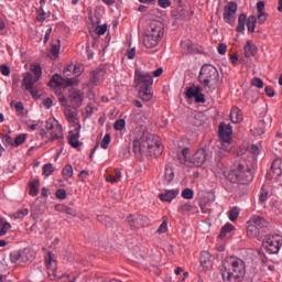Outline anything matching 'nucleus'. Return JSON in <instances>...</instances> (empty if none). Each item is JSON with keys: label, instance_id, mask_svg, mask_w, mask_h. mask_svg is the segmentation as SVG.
I'll return each mask as SVG.
<instances>
[{"label": "nucleus", "instance_id": "nucleus-1", "mask_svg": "<svg viewBox=\"0 0 282 282\" xmlns=\"http://www.w3.org/2000/svg\"><path fill=\"white\" fill-rule=\"evenodd\" d=\"M133 140V152L135 155H160L162 153V144L155 134L147 131V127L137 128Z\"/></svg>", "mask_w": 282, "mask_h": 282}, {"label": "nucleus", "instance_id": "nucleus-2", "mask_svg": "<svg viewBox=\"0 0 282 282\" xmlns=\"http://www.w3.org/2000/svg\"><path fill=\"white\" fill-rule=\"evenodd\" d=\"M83 74V66L69 64L64 69V76L56 74L52 77V79L48 82V87L53 89L56 94H58L62 89H65L66 87H76L78 85V78H70V76H80Z\"/></svg>", "mask_w": 282, "mask_h": 282}, {"label": "nucleus", "instance_id": "nucleus-3", "mask_svg": "<svg viewBox=\"0 0 282 282\" xmlns=\"http://www.w3.org/2000/svg\"><path fill=\"white\" fill-rule=\"evenodd\" d=\"M252 163L242 160L228 172L227 180L232 184H248L252 182Z\"/></svg>", "mask_w": 282, "mask_h": 282}, {"label": "nucleus", "instance_id": "nucleus-4", "mask_svg": "<svg viewBox=\"0 0 282 282\" xmlns=\"http://www.w3.org/2000/svg\"><path fill=\"white\" fill-rule=\"evenodd\" d=\"M229 267L223 271L224 282H241L246 276V262L239 258L230 257L227 260Z\"/></svg>", "mask_w": 282, "mask_h": 282}, {"label": "nucleus", "instance_id": "nucleus-5", "mask_svg": "<svg viewBox=\"0 0 282 282\" xmlns=\"http://www.w3.org/2000/svg\"><path fill=\"white\" fill-rule=\"evenodd\" d=\"M208 158H210V154H208L206 149H199L194 154H191V150L188 148H184L181 153H178V161L188 169L202 166Z\"/></svg>", "mask_w": 282, "mask_h": 282}, {"label": "nucleus", "instance_id": "nucleus-6", "mask_svg": "<svg viewBox=\"0 0 282 282\" xmlns=\"http://www.w3.org/2000/svg\"><path fill=\"white\" fill-rule=\"evenodd\" d=\"M199 80L204 87L215 89L219 83V72L213 65H204L199 73Z\"/></svg>", "mask_w": 282, "mask_h": 282}, {"label": "nucleus", "instance_id": "nucleus-7", "mask_svg": "<svg viewBox=\"0 0 282 282\" xmlns=\"http://www.w3.org/2000/svg\"><path fill=\"white\" fill-rule=\"evenodd\" d=\"M40 135L43 140L51 142L63 140V126L57 120L48 119L46 121V130H41Z\"/></svg>", "mask_w": 282, "mask_h": 282}, {"label": "nucleus", "instance_id": "nucleus-8", "mask_svg": "<svg viewBox=\"0 0 282 282\" xmlns=\"http://www.w3.org/2000/svg\"><path fill=\"white\" fill-rule=\"evenodd\" d=\"M219 144L218 149L230 152V144L232 142V127L230 124L220 123L219 126Z\"/></svg>", "mask_w": 282, "mask_h": 282}, {"label": "nucleus", "instance_id": "nucleus-9", "mask_svg": "<svg viewBox=\"0 0 282 282\" xmlns=\"http://www.w3.org/2000/svg\"><path fill=\"white\" fill-rule=\"evenodd\" d=\"M59 102L62 107H66L64 109V116L67 122H69V124H76L78 131H80V117H78V111L69 107V104L67 102V99L65 97H59Z\"/></svg>", "mask_w": 282, "mask_h": 282}, {"label": "nucleus", "instance_id": "nucleus-10", "mask_svg": "<svg viewBox=\"0 0 282 282\" xmlns=\"http://www.w3.org/2000/svg\"><path fill=\"white\" fill-rule=\"evenodd\" d=\"M262 246L271 254H279V250H281V247H282V236L268 235L264 237Z\"/></svg>", "mask_w": 282, "mask_h": 282}, {"label": "nucleus", "instance_id": "nucleus-11", "mask_svg": "<svg viewBox=\"0 0 282 282\" xmlns=\"http://www.w3.org/2000/svg\"><path fill=\"white\" fill-rule=\"evenodd\" d=\"M265 226V220L259 216H252L248 221L247 226V235L251 237V239H256L261 235V228Z\"/></svg>", "mask_w": 282, "mask_h": 282}, {"label": "nucleus", "instance_id": "nucleus-12", "mask_svg": "<svg viewBox=\"0 0 282 282\" xmlns=\"http://www.w3.org/2000/svg\"><path fill=\"white\" fill-rule=\"evenodd\" d=\"M134 84L137 87H153V75L144 70L135 69L134 72Z\"/></svg>", "mask_w": 282, "mask_h": 282}, {"label": "nucleus", "instance_id": "nucleus-13", "mask_svg": "<svg viewBox=\"0 0 282 282\" xmlns=\"http://www.w3.org/2000/svg\"><path fill=\"white\" fill-rule=\"evenodd\" d=\"M145 34L162 41L164 39V24L161 21H152L147 28Z\"/></svg>", "mask_w": 282, "mask_h": 282}, {"label": "nucleus", "instance_id": "nucleus-14", "mask_svg": "<svg viewBox=\"0 0 282 282\" xmlns=\"http://www.w3.org/2000/svg\"><path fill=\"white\" fill-rule=\"evenodd\" d=\"M223 19L225 23L229 25H235V21H237V3L228 2L224 9Z\"/></svg>", "mask_w": 282, "mask_h": 282}, {"label": "nucleus", "instance_id": "nucleus-15", "mask_svg": "<svg viewBox=\"0 0 282 282\" xmlns=\"http://www.w3.org/2000/svg\"><path fill=\"white\" fill-rule=\"evenodd\" d=\"M66 100L68 105H70V107L78 108L83 106V100H85V95L80 90L70 89L68 93V99Z\"/></svg>", "mask_w": 282, "mask_h": 282}, {"label": "nucleus", "instance_id": "nucleus-16", "mask_svg": "<svg viewBox=\"0 0 282 282\" xmlns=\"http://www.w3.org/2000/svg\"><path fill=\"white\" fill-rule=\"evenodd\" d=\"M45 263L48 270V278L51 281H54L56 279V256L52 252H48L45 256Z\"/></svg>", "mask_w": 282, "mask_h": 282}, {"label": "nucleus", "instance_id": "nucleus-17", "mask_svg": "<svg viewBox=\"0 0 282 282\" xmlns=\"http://www.w3.org/2000/svg\"><path fill=\"white\" fill-rule=\"evenodd\" d=\"M282 175V159H275L271 164V170L267 174L268 180H279Z\"/></svg>", "mask_w": 282, "mask_h": 282}, {"label": "nucleus", "instance_id": "nucleus-18", "mask_svg": "<svg viewBox=\"0 0 282 282\" xmlns=\"http://www.w3.org/2000/svg\"><path fill=\"white\" fill-rule=\"evenodd\" d=\"M186 98H195L196 102H206V98L204 97V94H202V88L197 86H191L185 91Z\"/></svg>", "mask_w": 282, "mask_h": 282}, {"label": "nucleus", "instance_id": "nucleus-19", "mask_svg": "<svg viewBox=\"0 0 282 282\" xmlns=\"http://www.w3.org/2000/svg\"><path fill=\"white\" fill-rule=\"evenodd\" d=\"M29 254L30 250L28 249L18 250L11 253L10 259L12 263H25L30 260Z\"/></svg>", "mask_w": 282, "mask_h": 282}, {"label": "nucleus", "instance_id": "nucleus-20", "mask_svg": "<svg viewBox=\"0 0 282 282\" xmlns=\"http://www.w3.org/2000/svg\"><path fill=\"white\" fill-rule=\"evenodd\" d=\"M160 41L158 37H153V35H149V33H144L142 35V45L145 46L147 50H153V47H158L160 45Z\"/></svg>", "mask_w": 282, "mask_h": 282}, {"label": "nucleus", "instance_id": "nucleus-21", "mask_svg": "<svg viewBox=\"0 0 282 282\" xmlns=\"http://www.w3.org/2000/svg\"><path fill=\"white\" fill-rule=\"evenodd\" d=\"M36 83H39V79H36V77L32 76L31 73H25L23 80H22V87H24V89H26V91H31L32 94V89H34V85H36Z\"/></svg>", "mask_w": 282, "mask_h": 282}, {"label": "nucleus", "instance_id": "nucleus-22", "mask_svg": "<svg viewBox=\"0 0 282 282\" xmlns=\"http://www.w3.org/2000/svg\"><path fill=\"white\" fill-rule=\"evenodd\" d=\"M200 268L203 270H210L213 268V256L208 251H203L199 258Z\"/></svg>", "mask_w": 282, "mask_h": 282}, {"label": "nucleus", "instance_id": "nucleus-23", "mask_svg": "<svg viewBox=\"0 0 282 282\" xmlns=\"http://www.w3.org/2000/svg\"><path fill=\"white\" fill-rule=\"evenodd\" d=\"M127 221L132 226V228H142L143 226H147V221H149V218L145 216H138L137 218H134L133 215H130L127 218Z\"/></svg>", "mask_w": 282, "mask_h": 282}, {"label": "nucleus", "instance_id": "nucleus-24", "mask_svg": "<svg viewBox=\"0 0 282 282\" xmlns=\"http://www.w3.org/2000/svg\"><path fill=\"white\" fill-rule=\"evenodd\" d=\"M177 195H180V189H167L159 194V199H161V202H167L171 204V202L175 199Z\"/></svg>", "mask_w": 282, "mask_h": 282}, {"label": "nucleus", "instance_id": "nucleus-25", "mask_svg": "<svg viewBox=\"0 0 282 282\" xmlns=\"http://www.w3.org/2000/svg\"><path fill=\"white\" fill-rule=\"evenodd\" d=\"M152 87L153 86L139 88V96H140L141 100L149 102V100H151V98H153Z\"/></svg>", "mask_w": 282, "mask_h": 282}, {"label": "nucleus", "instance_id": "nucleus-26", "mask_svg": "<svg viewBox=\"0 0 282 282\" xmlns=\"http://www.w3.org/2000/svg\"><path fill=\"white\" fill-rule=\"evenodd\" d=\"M230 120L231 122H234V124H239V122L243 121V115L241 113V110L239 108H231Z\"/></svg>", "mask_w": 282, "mask_h": 282}, {"label": "nucleus", "instance_id": "nucleus-27", "mask_svg": "<svg viewBox=\"0 0 282 282\" xmlns=\"http://www.w3.org/2000/svg\"><path fill=\"white\" fill-rule=\"evenodd\" d=\"M59 54H61V41L55 40L52 43L51 53L48 54V56L52 61H56Z\"/></svg>", "mask_w": 282, "mask_h": 282}, {"label": "nucleus", "instance_id": "nucleus-28", "mask_svg": "<svg viewBox=\"0 0 282 282\" xmlns=\"http://www.w3.org/2000/svg\"><path fill=\"white\" fill-rule=\"evenodd\" d=\"M44 127V122L41 121V120H36V121H33V120H29L26 121V129H29V131H42L44 130L43 129Z\"/></svg>", "mask_w": 282, "mask_h": 282}, {"label": "nucleus", "instance_id": "nucleus-29", "mask_svg": "<svg viewBox=\"0 0 282 282\" xmlns=\"http://www.w3.org/2000/svg\"><path fill=\"white\" fill-rule=\"evenodd\" d=\"M245 56L246 58H250L252 56L257 55V45H254L252 42L248 41L245 45Z\"/></svg>", "mask_w": 282, "mask_h": 282}, {"label": "nucleus", "instance_id": "nucleus-30", "mask_svg": "<svg viewBox=\"0 0 282 282\" xmlns=\"http://www.w3.org/2000/svg\"><path fill=\"white\" fill-rule=\"evenodd\" d=\"M29 195H31V197H36V195H39V189L41 188V181L34 180L29 183Z\"/></svg>", "mask_w": 282, "mask_h": 282}, {"label": "nucleus", "instance_id": "nucleus-31", "mask_svg": "<svg viewBox=\"0 0 282 282\" xmlns=\"http://www.w3.org/2000/svg\"><path fill=\"white\" fill-rule=\"evenodd\" d=\"M122 178V172L120 170H115V175L108 174L106 176V181L109 182V184H118L120 180Z\"/></svg>", "mask_w": 282, "mask_h": 282}, {"label": "nucleus", "instance_id": "nucleus-32", "mask_svg": "<svg viewBox=\"0 0 282 282\" xmlns=\"http://www.w3.org/2000/svg\"><path fill=\"white\" fill-rule=\"evenodd\" d=\"M30 215V209L20 208L11 215V219H25Z\"/></svg>", "mask_w": 282, "mask_h": 282}, {"label": "nucleus", "instance_id": "nucleus-33", "mask_svg": "<svg viewBox=\"0 0 282 282\" xmlns=\"http://www.w3.org/2000/svg\"><path fill=\"white\" fill-rule=\"evenodd\" d=\"M246 21H248V15H246V13L240 14L238 18L237 32L241 33L246 31Z\"/></svg>", "mask_w": 282, "mask_h": 282}, {"label": "nucleus", "instance_id": "nucleus-34", "mask_svg": "<svg viewBox=\"0 0 282 282\" xmlns=\"http://www.w3.org/2000/svg\"><path fill=\"white\" fill-rule=\"evenodd\" d=\"M54 171H56V167H54L52 163H46L42 167V175H44V177H50V175L54 174Z\"/></svg>", "mask_w": 282, "mask_h": 282}, {"label": "nucleus", "instance_id": "nucleus-35", "mask_svg": "<svg viewBox=\"0 0 282 282\" xmlns=\"http://www.w3.org/2000/svg\"><path fill=\"white\" fill-rule=\"evenodd\" d=\"M79 133H80V130H78V128H77L76 134H73L69 138V144H70V147H73V149H78V147H80V141H78L80 139Z\"/></svg>", "mask_w": 282, "mask_h": 282}, {"label": "nucleus", "instance_id": "nucleus-36", "mask_svg": "<svg viewBox=\"0 0 282 282\" xmlns=\"http://www.w3.org/2000/svg\"><path fill=\"white\" fill-rule=\"evenodd\" d=\"M183 54H193V42L185 40L181 43Z\"/></svg>", "mask_w": 282, "mask_h": 282}, {"label": "nucleus", "instance_id": "nucleus-37", "mask_svg": "<svg viewBox=\"0 0 282 282\" xmlns=\"http://www.w3.org/2000/svg\"><path fill=\"white\" fill-rule=\"evenodd\" d=\"M62 175L64 180H70V177H74V167L70 164H66L62 170Z\"/></svg>", "mask_w": 282, "mask_h": 282}, {"label": "nucleus", "instance_id": "nucleus-38", "mask_svg": "<svg viewBox=\"0 0 282 282\" xmlns=\"http://www.w3.org/2000/svg\"><path fill=\"white\" fill-rule=\"evenodd\" d=\"M55 209L58 210L59 213H65L66 215H69V217H76V210H74L70 207L57 205Z\"/></svg>", "mask_w": 282, "mask_h": 282}, {"label": "nucleus", "instance_id": "nucleus-39", "mask_svg": "<svg viewBox=\"0 0 282 282\" xmlns=\"http://www.w3.org/2000/svg\"><path fill=\"white\" fill-rule=\"evenodd\" d=\"M247 28H248V32H250L252 34V32H254L256 28H257V17L256 15H250L247 19Z\"/></svg>", "mask_w": 282, "mask_h": 282}, {"label": "nucleus", "instance_id": "nucleus-40", "mask_svg": "<svg viewBox=\"0 0 282 282\" xmlns=\"http://www.w3.org/2000/svg\"><path fill=\"white\" fill-rule=\"evenodd\" d=\"M30 70L34 74V78H36V80H41V76H43V69L40 65L32 64Z\"/></svg>", "mask_w": 282, "mask_h": 282}, {"label": "nucleus", "instance_id": "nucleus-41", "mask_svg": "<svg viewBox=\"0 0 282 282\" xmlns=\"http://www.w3.org/2000/svg\"><path fill=\"white\" fill-rule=\"evenodd\" d=\"M251 133H253V135H263V133H265V122L260 121L258 127L251 130Z\"/></svg>", "mask_w": 282, "mask_h": 282}, {"label": "nucleus", "instance_id": "nucleus-42", "mask_svg": "<svg viewBox=\"0 0 282 282\" xmlns=\"http://www.w3.org/2000/svg\"><path fill=\"white\" fill-rule=\"evenodd\" d=\"M10 228H12V225H10V223L1 220L0 221V237L8 235V230H10Z\"/></svg>", "mask_w": 282, "mask_h": 282}, {"label": "nucleus", "instance_id": "nucleus-43", "mask_svg": "<svg viewBox=\"0 0 282 282\" xmlns=\"http://www.w3.org/2000/svg\"><path fill=\"white\" fill-rule=\"evenodd\" d=\"M174 178H175V172L173 171V167L165 166V172H164L165 182H171Z\"/></svg>", "mask_w": 282, "mask_h": 282}, {"label": "nucleus", "instance_id": "nucleus-44", "mask_svg": "<svg viewBox=\"0 0 282 282\" xmlns=\"http://www.w3.org/2000/svg\"><path fill=\"white\" fill-rule=\"evenodd\" d=\"M232 230H235V226H232L230 223H227L220 230V239H224V237H226L228 232H232Z\"/></svg>", "mask_w": 282, "mask_h": 282}, {"label": "nucleus", "instance_id": "nucleus-45", "mask_svg": "<svg viewBox=\"0 0 282 282\" xmlns=\"http://www.w3.org/2000/svg\"><path fill=\"white\" fill-rule=\"evenodd\" d=\"M239 208L237 207H232L229 213H228V218L230 221H237V219L239 218Z\"/></svg>", "mask_w": 282, "mask_h": 282}, {"label": "nucleus", "instance_id": "nucleus-46", "mask_svg": "<svg viewBox=\"0 0 282 282\" xmlns=\"http://www.w3.org/2000/svg\"><path fill=\"white\" fill-rule=\"evenodd\" d=\"M169 230V219L166 217H163V223L158 228L159 235H164Z\"/></svg>", "mask_w": 282, "mask_h": 282}, {"label": "nucleus", "instance_id": "nucleus-47", "mask_svg": "<svg viewBox=\"0 0 282 282\" xmlns=\"http://www.w3.org/2000/svg\"><path fill=\"white\" fill-rule=\"evenodd\" d=\"M124 127H127V121H124V119H118L115 123H113V129L116 131H123Z\"/></svg>", "mask_w": 282, "mask_h": 282}, {"label": "nucleus", "instance_id": "nucleus-48", "mask_svg": "<svg viewBox=\"0 0 282 282\" xmlns=\"http://www.w3.org/2000/svg\"><path fill=\"white\" fill-rule=\"evenodd\" d=\"M50 17V13L45 12V10H43V7H41L37 11V21H40V23H43V21H45V19H47Z\"/></svg>", "mask_w": 282, "mask_h": 282}, {"label": "nucleus", "instance_id": "nucleus-49", "mask_svg": "<svg viewBox=\"0 0 282 282\" xmlns=\"http://www.w3.org/2000/svg\"><path fill=\"white\" fill-rule=\"evenodd\" d=\"M109 144H111V134L107 133L101 140L100 147L101 149H109Z\"/></svg>", "mask_w": 282, "mask_h": 282}, {"label": "nucleus", "instance_id": "nucleus-50", "mask_svg": "<svg viewBox=\"0 0 282 282\" xmlns=\"http://www.w3.org/2000/svg\"><path fill=\"white\" fill-rule=\"evenodd\" d=\"M182 197L183 199H193V197H195V192L191 188H185L182 192Z\"/></svg>", "mask_w": 282, "mask_h": 282}, {"label": "nucleus", "instance_id": "nucleus-51", "mask_svg": "<svg viewBox=\"0 0 282 282\" xmlns=\"http://www.w3.org/2000/svg\"><path fill=\"white\" fill-rule=\"evenodd\" d=\"M26 140L25 134H19L18 137H15L14 142H13V147H21V144H23Z\"/></svg>", "mask_w": 282, "mask_h": 282}, {"label": "nucleus", "instance_id": "nucleus-52", "mask_svg": "<svg viewBox=\"0 0 282 282\" xmlns=\"http://www.w3.org/2000/svg\"><path fill=\"white\" fill-rule=\"evenodd\" d=\"M178 210L185 215V213H191L193 210V206H191V203H184L180 206Z\"/></svg>", "mask_w": 282, "mask_h": 282}, {"label": "nucleus", "instance_id": "nucleus-53", "mask_svg": "<svg viewBox=\"0 0 282 282\" xmlns=\"http://www.w3.org/2000/svg\"><path fill=\"white\" fill-rule=\"evenodd\" d=\"M252 87H257L258 89H263V80L259 77H254L251 79Z\"/></svg>", "mask_w": 282, "mask_h": 282}, {"label": "nucleus", "instance_id": "nucleus-54", "mask_svg": "<svg viewBox=\"0 0 282 282\" xmlns=\"http://www.w3.org/2000/svg\"><path fill=\"white\" fill-rule=\"evenodd\" d=\"M95 32L98 36H104V34H107V24L96 26Z\"/></svg>", "mask_w": 282, "mask_h": 282}, {"label": "nucleus", "instance_id": "nucleus-55", "mask_svg": "<svg viewBox=\"0 0 282 282\" xmlns=\"http://www.w3.org/2000/svg\"><path fill=\"white\" fill-rule=\"evenodd\" d=\"M158 6L166 10V8H171L172 2L171 0H158Z\"/></svg>", "mask_w": 282, "mask_h": 282}, {"label": "nucleus", "instance_id": "nucleus-56", "mask_svg": "<svg viewBox=\"0 0 282 282\" xmlns=\"http://www.w3.org/2000/svg\"><path fill=\"white\" fill-rule=\"evenodd\" d=\"M83 115L85 116V118H91V116L94 115V107H91L89 105L86 106Z\"/></svg>", "mask_w": 282, "mask_h": 282}, {"label": "nucleus", "instance_id": "nucleus-57", "mask_svg": "<svg viewBox=\"0 0 282 282\" xmlns=\"http://www.w3.org/2000/svg\"><path fill=\"white\" fill-rule=\"evenodd\" d=\"M256 19L258 20V23H260V25H263V23L268 21V15L265 14V12H261L258 14V18Z\"/></svg>", "mask_w": 282, "mask_h": 282}, {"label": "nucleus", "instance_id": "nucleus-58", "mask_svg": "<svg viewBox=\"0 0 282 282\" xmlns=\"http://www.w3.org/2000/svg\"><path fill=\"white\" fill-rule=\"evenodd\" d=\"M55 195L57 199H66L67 192L65 189H57Z\"/></svg>", "mask_w": 282, "mask_h": 282}, {"label": "nucleus", "instance_id": "nucleus-59", "mask_svg": "<svg viewBox=\"0 0 282 282\" xmlns=\"http://www.w3.org/2000/svg\"><path fill=\"white\" fill-rule=\"evenodd\" d=\"M14 109L18 113V116H23V102H17L14 104Z\"/></svg>", "mask_w": 282, "mask_h": 282}, {"label": "nucleus", "instance_id": "nucleus-60", "mask_svg": "<svg viewBox=\"0 0 282 282\" xmlns=\"http://www.w3.org/2000/svg\"><path fill=\"white\" fill-rule=\"evenodd\" d=\"M217 50H218V54H220L221 56H226L228 46L226 44H219Z\"/></svg>", "mask_w": 282, "mask_h": 282}, {"label": "nucleus", "instance_id": "nucleus-61", "mask_svg": "<svg viewBox=\"0 0 282 282\" xmlns=\"http://www.w3.org/2000/svg\"><path fill=\"white\" fill-rule=\"evenodd\" d=\"M52 105H54V101H52V98H46L42 101V107H44V109H50Z\"/></svg>", "mask_w": 282, "mask_h": 282}, {"label": "nucleus", "instance_id": "nucleus-62", "mask_svg": "<svg viewBox=\"0 0 282 282\" xmlns=\"http://www.w3.org/2000/svg\"><path fill=\"white\" fill-rule=\"evenodd\" d=\"M78 177L82 180V182H85V180L89 177V171L83 170L82 172H79Z\"/></svg>", "mask_w": 282, "mask_h": 282}, {"label": "nucleus", "instance_id": "nucleus-63", "mask_svg": "<svg viewBox=\"0 0 282 282\" xmlns=\"http://www.w3.org/2000/svg\"><path fill=\"white\" fill-rule=\"evenodd\" d=\"M0 72H1L2 76H10V67H8L6 65L0 66Z\"/></svg>", "mask_w": 282, "mask_h": 282}, {"label": "nucleus", "instance_id": "nucleus-64", "mask_svg": "<svg viewBox=\"0 0 282 282\" xmlns=\"http://www.w3.org/2000/svg\"><path fill=\"white\" fill-rule=\"evenodd\" d=\"M250 152H251L253 155H259V153H261V148H259L258 145H251Z\"/></svg>", "mask_w": 282, "mask_h": 282}]
</instances>
